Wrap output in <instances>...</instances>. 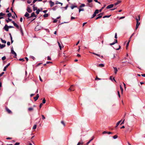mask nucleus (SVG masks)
I'll return each mask as SVG.
<instances>
[{"label":"nucleus","mask_w":145,"mask_h":145,"mask_svg":"<svg viewBox=\"0 0 145 145\" xmlns=\"http://www.w3.org/2000/svg\"><path fill=\"white\" fill-rule=\"evenodd\" d=\"M114 5H113V4H111V5H109L108 6L106 7V8H108V9L110 8H111L113 7L114 6Z\"/></svg>","instance_id":"obj_6"},{"label":"nucleus","mask_w":145,"mask_h":145,"mask_svg":"<svg viewBox=\"0 0 145 145\" xmlns=\"http://www.w3.org/2000/svg\"><path fill=\"white\" fill-rule=\"evenodd\" d=\"M85 5L84 4H82L80 6V7L81 8L82 7H84Z\"/></svg>","instance_id":"obj_38"},{"label":"nucleus","mask_w":145,"mask_h":145,"mask_svg":"<svg viewBox=\"0 0 145 145\" xmlns=\"http://www.w3.org/2000/svg\"><path fill=\"white\" fill-rule=\"evenodd\" d=\"M121 120H120L116 124V127H117L120 124V123L121 122Z\"/></svg>","instance_id":"obj_20"},{"label":"nucleus","mask_w":145,"mask_h":145,"mask_svg":"<svg viewBox=\"0 0 145 145\" xmlns=\"http://www.w3.org/2000/svg\"><path fill=\"white\" fill-rule=\"evenodd\" d=\"M117 42H118V41H117V39H115L114 40V41L113 42H112V43H110V45H111V46L112 45H114L115 43H117Z\"/></svg>","instance_id":"obj_4"},{"label":"nucleus","mask_w":145,"mask_h":145,"mask_svg":"<svg viewBox=\"0 0 145 145\" xmlns=\"http://www.w3.org/2000/svg\"><path fill=\"white\" fill-rule=\"evenodd\" d=\"M61 123L62 124H63V125H64V126H65V123L64 122V121H61Z\"/></svg>","instance_id":"obj_48"},{"label":"nucleus","mask_w":145,"mask_h":145,"mask_svg":"<svg viewBox=\"0 0 145 145\" xmlns=\"http://www.w3.org/2000/svg\"><path fill=\"white\" fill-rule=\"evenodd\" d=\"M57 42L58 43L60 49V50H61L62 47L61 46V44H60V43L58 41H57Z\"/></svg>","instance_id":"obj_17"},{"label":"nucleus","mask_w":145,"mask_h":145,"mask_svg":"<svg viewBox=\"0 0 145 145\" xmlns=\"http://www.w3.org/2000/svg\"><path fill=\"white\" fill-rule=\"evenodd\" d=\"M118 137V136L116 135H115L113 137V138L114 139H116Z\"/></svg>","instance_id":"obj_37"},{"label":"nucleus","mask_w":145,"mask_h":145,"mask_svg":"<svg viewBox=\"0 0 145 145\" xmlns=\"http://www.w3.org/2000/svg\"><path fill=\"white\" fill-rule=\"evenodd\" d=\"M104 66V65L103 64H100L99 65L98 67H103Z\"/></svg>","instance_id":"obj_23"},{"label":"nucleus","mask_w":145,"mask_h":145,"mask_svg":"<svg viewBox=\"0 0 145 145\" xmlns=\"http://www.w3.org/2000/svg\"><path fill=\"white\" fill-rule=\"evenodd\" d=\"M94 12L96 14H98L99 13V10H97V9Z\"/></svg>","instance_id":"obj_32"},{"label":"nucleus","mask_w":145,"mask_h":145,"mask_svg":"<svg viewBox=\"0 0 145 145\" xmlns=\"http://www.w3.org/2000/svg\"><path fill=\"white\" fill-rule=\"evenodd\" d=\"M87 6L90 7H92L93 6V5L92 3H88L86 4Z\"/></svg>","instance_id":"obj_9"},{"label":"nucleus","mask_w":145,"mask_h":145,"mask_svg":"<svg viewBox=\"0 0 145 145\" xmlns=\"http://www.w3.org/2000/svg\"><path fill=\"white\" fill-rule=\"evenodd\" d=\"M40 11V9H39L37 10L36 13H37V14H38L39 13Z\"/></svg>","instance_id":"obj_34"},{"label":"nucleus","mask_w":145,"mask_h":145,"mask_svg":"<svg viewBox=\"0 0 145 145\" xmlns=\"http://www.w3.org/2000/svg\"><path fill=\"white\" fill-rule=\"evenodd\" d=\"M88 3H90L92 1V0H87Z\"/></svg>","instance_id":"obj_55"},{"label":"nucleus","mask_w":145,"mask_h":145,"mask_svg":"<svg viewBox=\"0 0 145 145\" xmlns=\"http://www.w3.org/2000/svg\"><path fill=\"white\" fill-rule=\"evenodd\" d=\"M20 144L19 142H16V143L14 145H19Z\"/></svg>","instance_id":"obj_61"},{"label":"nucleus","mask_w":145,"mask_h":145,"mask_svg":"<svg viewBox=\"0 0 145 145\" xmlns=\"http://www.w3.org/2000/svg\"><path fill=\"white\" fill-rule=\"evenodd\" d=\"M43 105V104L42 103H41L40 105V106H39V107H40V108H41V107Z\"/></svg>","instance_id":"obj_53"},{"label":"nucleus","mask_w":145,"mask_h":145,"mask_svg":"<svg viewBox=\"0 0 145 145\" xmlns=\"http://www.w3.org/2000/svg\"><path fill=\"white\" fill-rule=\"evenodd\" d=\"M49 2L50 4V7H52L54 5V3L52 2L51 1H50Z\"/></svg>","instance_id":"obj_11"},{"label":"nucleus","mask_w":145,"mask_h":145,"mask_svg":"<svg viewBox=\"0 0 145 145\" xmlns=\"http://www.w3.org/2000/svg\"><path fill=\"white\" fill-rule=\"evenodd\" d=\"M140 22H137L136 25L139 26V25H140Z\"/></svg>","instance_id":"obj_63"},{"label":"nucleus","mask_w":145,"mask_h":145,"mask_svg":"<svg viewBox=\"0 0 145 145\" xmlns=\"http://www.w3.org/2000/svg\"><path fill=\"white\" fill-rule=\"evenodd\" d=\"M131 37H130V38H129V40H128V41L127 42V43L126 45V49H127V47L129 45V42H130V41L131 38Z\"/></svg>","instance_id":"obj_10"},{"label":"nucleus","mask_w":145,"mask_h":145,"mask_svg":"<svg viewBox=\"0 0 145 145\" xmlns=\"http://www.w3.org/2000/svg\"><path fill=\"white\" fill-rule=\"evenodd\" d=\"M19 60L20 61H24V58H20L19 59Z\"/></svg>","instance_id":"obj_49"},{"label":"nucleus","mask_w":145,"mask_h":145,"mask_svg":"<svg viewBox=\"0 0 145 145\" xmlns=\"http://www.w3.org/2000/svg\"><path fill=\"white\" fill-rule=\"evenodd\" d=\"M20 31H21V34H22V36H23L24 35H23V33L22 30V28L21 27L20 28Z\"/></svg>","instance_id":"obj_45"},{"label":"nucleus","mask_w":145,"mask_h":145,"mask_svg":"<svg viewBox=\"0 0 145 145\" xmlns=\"http://www.w3.org/2000/svg\"><path fill=\"white\" fill-rule=\"evenodd\" d=\"M5 44H0V48L1 49H2L3 48L5 47Z\"/></svg>","instance_id":"obj_16"},{"label":"nucleus","mask_w":145,"mask_h":145,"mask_svg":"<svg viewBox=\"0 0 145 145\" xmlns=\"http://www.w3.org/2000/svg\"><path fill=\"white\" fill-rule=\"evenodd\" d=\"M121 1H118L117 2H116L114 4V5L116 6V5H117L118 4L120 3H121Z\"/></svg>","instance_id":"obj_21"},{"label":"nucleus","mask_w":145,"mask_h":145,"mask_svg":"<svg viewBox=\"0 0 145 145\" xmlns=\"http://www.w3.org/2000/svg\"><path fill=\"white\" fill-rule=\"evenodd\" d=\"M47 59L48 60H51V57L50 56H48L47 57Z\"/></svg>","instance_id":"obj_44"},{"label":"nucleus","mask_w":145,"mask_h":145,"mask_svg":"<svg viewBox=\"0 0 145 145\" xmlns=\"http://www.w3.org/2000/svg\"><path fill=\"white\" fill-rule=\"evenodd\" d=\"M35 5H34L33 6V10L34 11H35V10H36L37 9V7H35Z\"/></svg>","instance_id":"obj_25"},{"label":"nucleus","mask_w":145,"mask_h":145,"mask_svg":"<svg viewBox=\"0 0 145 145\" xmlns=\"http://www.w3.org/2000/svg\"><path fill=\"white\" fill-rule=\"evenodd\" d=\"M46 100L45 99V98H44L43 100H42V104H44L45 102H46Z\"/></svg>","instance_id":"obj_41"},{"label":"nucleus","mask_w":145,"mask_h":145,"mask_svg":"<svg viewBox=\"0 0 145 145\" xmlns=\"http://www.w3.org/2000/svg\"><path fill=\"white\" fill-rule=\"evenodd\" d=\"M39 94H37V96L36 97H34V99L35 100V101H36L38 99V98H39Z\"/></svg>","instance_id":"obj_8"},{"label":"nucleus","mask_w":145,"mask_h":145,"mask_svg":"<svg viewBox=\"0 0 145 145\" xmlns=\"http://www.w3.org/2000/svg\"><path fill=\"white\" fill-rule=\"evenodd\" d=\"M42 119H45V117H44V116L43 115H42Z\"/></svg>","instance_id":"obj_59"},{"label":"nucleus","mask_w":145,"mask_h":145,"mask_svg":"<svg viewBox=\"0 0 145 145\" xmlns=\"http://www.w3.org/2000/svg\"><path fill=\"white\" fill-rule=\"evenodd\" d=\"M107 131H104L103 132V134H107Z\"/></svg>","instance_id":"obj_54"},{"label":"nucleus","mask_w":145,"mask_h":145,"mask_svg":"<svg viewBox=\"0 0 145 145\" xmlns=\"http://www.w3.org/2000/svg\"><path fill=\"white\" fill-rule=\"evenodd\" d=\"M138 18H136V22H138V21L140 20V16H138Z\"/></svg>","instance_id":"obj_24"},{"label":"nucleus","mask_w":145,"mask_h":145,"mask_svg":"<svg viewBox=\"0 0 145 145\" xmlns=\"http://www.w3.org/2000/svg\"><path fill=\"white\" fill-rule=\"evenodd\" d=\"M75 89L73 85H72L70 86V88L69 89L68 91H74Z\"/></svg>","instance_id":"obj_2"},{"label":"nucleus","mask_w":145,"mask_h":145,"mask_svg":"<svg viewBox=\"0 0 145 145\" xmlns=\"http://www.w3.org/2000/svg\"><path fill=\"white\" fill-rule=\"evenodd\" d=\"M36 127H37V125H35L33 126V129H36Z\"/></svg>","instance_id":"obj_39"},{"label":"nucleus","mask_w":145,"mask_h":145,"mask_svg":"<svg viewBox=\"0 0 145 145\" xmlns=\"http://www.w3.org/2000/svg\"><path fill=\"white\" fill-rule=\"evenodd\" d=\"M10 10L12 11V12L14 13V14H15V16H16V18H17V16L16 14L15 13V12L13 11V9H12V7L11 8Z\"/></svg>","instance_id":"obj_27"},{"label":"nucleus","mask_w":145,"mask_h":145,"mask_svg":"<svg viewBox=\"0 0 145 145\" xmlns=\"http://www.w3.org/2000/svg\"><path fill=\"white\" fill-rule=\"evenodd\" d=\"M27 11H28V12L29 13H31L32 12V10L31 9V8L30 7H29V6L27 8Z\"/></svg>","instance_id":"obj_5"},{"label":"nucleus","mask_w":145,"mask_h":145,"mask_svg":"<svg viewBox=\"0 0 145 145\" xmlns=\"http://www.w3.org/2000/svg\"><path fill=\"white\" fill-rule=\"evenodd\" d=\"M36 17V16L35 15V13L34 12H33L31 14V16L30 17Z\"/></svg>","instance_id":"obj_19"},{"label":"nucleus","mask_w":145,"mask_h":145,"mask_svg":"<svg viewBox=\"0 0 145 145\" xmlns=\"http://www.w3.org/2000/svg\"><path fill=\"white\" fill-rule=\"evenodd\" d=\"M10 65V63H9L4 67L3 71H5L6 70L7 68Z\"/></svg>","instance_id":"obj_7"},{"label":"nucleus","mask_w":145,"mask_h":145,"mask_svg":"<svg viewBox=\"0 0 145 145\" xmlns=\"http://www.w3.org/2000/svg\"><path fill=\"white\" fill-rule=\"evenodd\" d=\"M8 28H14V27L12 26H8Z\"/></svg>","instance_id":"obj_62"},{"label":"nucleus","mask_w":145,"mask_h":145,"mask_svg":"<svg viewBox=\"0 0 145 145\" xmlns=\"http://www.w3.org/2000/svg\"><path fill=\"white\" fill-rule=\"evenodd\" d=\"M6 109L7 112L9 114H10L12 113L11 111L9 110L8 108H6Z\"/></svg>","instance_id":"obj_12"},{"label":"nucleus","mask_w":145,"mask_h":145,"mask_svg":"<svg viewBox=\"0 0 145 145\" xmlns=\"http://www.w3.org/2000/svg\"><path fill=\"white\" fill-rule=\"evenodd\" d=\"M4 72H2L1 74H0V77L2 76L4 74Z\"/></svg>","instance_id":"obj_50"},{"label":"nucleus","mask_w":145,"mask_h":145,"mask_svg":"<svg viewBox=\"0 0 145 145\" xmlns=\"http://www.w3.org/2000/svg\"><path fill=\"white\" fill-rule=\"evenodd\" d=\"M56 4H61V6H62V5H63V3H61L60 2H58V1H57L56 2Z\"/></svg>","instance_id":"obj_47"},{"label":"nucleus","mask_w":145,"mask_h":145,"mask_svg":"<svg viewBox=\"0 0 145 145\" xmlns=\"http://www.w3.org/2000/svg\"><path fill=\"white\" fill-rule=\"evenodd\" d=\"M57 20L56 19H55L54 20L53 22L54 23H56L57 22Z\"/></svg>","instance_id":"obj_57"},{"label":"nucleus","mask_w":145,"mask_h":145,"mask_svg":"<svg viewBox=\"0 0 145 145\" xmlns=\"http://www.w3.org/2000/svg\"><path fill=\"white\" fill-rule=\"evenodd\" d=\"M11 53L14 55V57H16L17 56V54L14 51L13 47H12L11 48Z\"/></svg>","instance_id":"obj_1"},{"label":"nucleus","mask_w":145,"mask_h":145,"mask_svg":"<svg viewBox=\"0 0 145 145\" xmlns=\"http://www.w3.org/2000/svg\"><path fill=\"white\" fill-rule=\"evenodd\" d=\"M4 14L2 12H1L0 13V16H3L4 15Z\"/></svg>","instance_id":"obj_51"},{"label":"nucleus","mask_w":145,"mask_h":145,"mask_svg":"<svg viewBox=\"0 0 145 145\" xmlns=\"http://www.w3.org/2000/svg\"><path fill=\"white\" fill-rule=\"evenodd\" d=\"M119 48H114V49H115L116 50H119L120 49V48H121V46H120V45H119Z\"/></svg>","instance_id":"obj_43"},{"label":"nucleus","mask_w":145,"mask_h":145,"mask_svg":"<svg viewBox=\"0 0 145 145\" xmlns=\"http://www.w3.org/2000/svg\"><path fill=\"white\" fill-rule=\"evenodd\" d=\"M48 14H45L44 15H43V16L44 17H48Z\"/></svg>","instance_id":"obj_35"},{"label":"nucleus","mask_w":145,"mask_h":145,"mask_svg":"<svg viewBox=\"0 0 145 145\" xmlns=\"http://www.w3.org/2000/svg\"><path fill=\"white\" fill-rule=\"evenodd\" d=\"M29 14L27 12H26L25 15H24V16L26 17H27V18H29L30 17H29Z\"/></svg>","instance_id":"obj_13"},{"label":"nucleus","mask_w":145,"mask_h":145,"mask_svg":"<svg viewBox=\"0 0 145 145\" xmlns=\"http://www.w3.org/2000/svg\"><path fill=\"white\" fill-rule=\"evenodd\" d=\"M14 25L18 29L19 28V26L16 23H15V24H14Z\"/></svg>","instance_id":"obj_33"},{"label":"nucleus","mask_w":145,"mask_h":145,"mask_svg":"<svg viewBox=\"0 0 145 145\" xmlns=\"http://www.w3.org/2000/svg\"><path fill=\"white\" fill-rule=\"evenodd\" d=\"M12 20L8 18V20H6V21L7 23H8L9 22L11 21Z\"/></svg>","instance_id":"obj_28"},{"label":"nucleus","mask_w":145,"mask_h":145,"mask_svg":"<svg viewBox=\"0 0 145 145\" xmlns=\"http://www.w3.org/2000/svg\"><path fill=\"white\" fill-rule=\"evenodd\" d=\"M93 138H92L89 141H88V142H87L86 143V145H88L89 143L92 140H93Z\"/></svg>","instance_id":"obj_22"},{"label":"nucleus","mask_w":145,"mask_h":145,"mask_svg":"<svg viewBox=\"0 0 145 145\" xmlns=\"http://www.w3.org/2000/svg\"><path fill=\"white\" fill-rule=\"evenodd\" d=\"M33 110V108L32 107H30L28 108V110L29 111H31Z\"/></svg>","instance_id":"obj_26"},{"label":"nucleus","mask_w":145,"mask_h":145,"mask_svg":"<svg viewBox=\"0 0 145 145\" xmlns=\"http://www.w3.org/2000/svg\"><path fill=\"white\" fill-rule=\"evenodd\" d=\"M30 58L33 59V60H34V59H35V57L34 56H30Z\"/></svg>","instance_id":"obj_46"},{"label":"nucleus","mask_w":145,"mask_h":145,"mask_svg":"<svg viewBox=\"0 0 145 145\" xmlns=\"http://www.w3.org/2000/svg\"><path fill=\"white\" fill-rule=\"evenodd\" d=\"M141 75L143 77H145V74H141Z\"/></svg>","instance_id":"obj_64"},{"label":"nucleus","mask_w":145,"mask_h":145,"mask_svg":"<svg viewBox=\"0 0 145 145\" xmlns=\"http://www.w3.org/2000/svg\"><path fill=\"white\" fill-rule=\"evenodd\" d=\"M103 15V13H101L99 14L98 15V16L96 18L95 20H97L101 18L102 16Z\"/></svg>","instance_id":"obj_3"},{"label":"nucleus","mask_w":145,"mask_h":145,"mask_svg":"<svg viewBox=\"0 0 145 145\" xmlns=\"http://www.w3.org/2000/svg\"><path fill=\"white\" fill-rule=\"evenodd\" d=\"M84 9L83 8H79V12H80L81 11H84Z\"/></svg>","instance_id":"obj_40"},{"label":"nucleus","mask_w":145,"mask_h":145,"mask_svg":"<svg viewBox=\"0 0 145 145\" xmlns=\"http://www.w3.org/2000/svg\"><path fill=\"white\" fill-rule=\"evenodd\" d=\"M4 29L7 31H8V26L7 25H5V26L4 27Z\"/></svg>","instance_id":"obj_14"},{"label":"nucleus","mask_w":145,"mask_h":145,"mask_svg":"<svg viewBox=\"0 0 145 145\" xmlns=\"http://www.w3.org/2000/svg\"><path fill=\"white\" fill-rule=\"evenodd\" d=\"M10 39L11 40V43H12L13 41L12 39V37H10Z\"/></svg>","instance_id":"obj_60"},{"label":"nucleus","mask_w":145,"mask_h":145,"mask_svg":"<svg viewBox=\"0 0 145 145\" xmlns=\"http://www.w3.org/2000/svg\"><path fill=\"white\" fill-rule=\"evenodd\" d=\"M1 39L2 43L5 44L6 43V41L5 40H3L2 38H1Z\"/></svg>","instance_id":"obj_29"},{"label":"nucleus","mask_w":145,"mask_h":145,"mask_svg":"<svg viewBox=\"0 0 145 145\" xmlns=\"http://www.w3.org/2000/svg\"><path fill=\"white\" fill-rule=\"evenodd\" d=\"M120 89L121 90V91L122 93V91H123V89L122 88V87H121V85H120Z\"/></svg>","instance_id":"obj_52"},{"label":"nucleus","mask_w":145,"mask_h":145,"mask_svg":"<svg viewBox=\"0 0 145 145\" xmlns=\"http://www.w3.org/2000/svg\"><path fill=\"white\" fill-rule=\"evenodd\" d=\"M6 59V57L5 56H4L3 57H2V59L3 60H5Z\"/></svg>","instance_id":"obj_42"},{"label":"nucleus","mask_w":145,"mask_h":145,"mask_svg":"<svg viewBox=\"0 0 145 145\" xmlns=\"http://www.w3.org/2000/svg\"><path fill=\"white\" fill-rule=\"evenodd\" d=\"M118 96L119 97H120V93H119V91H118Z\"/></svg>","instance_id":"obj_58"},{"label":"nucleus","mask_w":145,"mask_h":145,"mask_svg":"<svg viewBox=\"0 0 145 145\" xmlns=\"http://www.w3.org/2000/svg\"><path fill=\"white\" fill-rule=\"evenodd\" d=\"M77 7V6L72 5L71 6V8L72 9H73L74 8H76Z\"/></svg>","instance_id":"obj_31"},{"label":"nucleus","mask_w":145,"mask_h":145,"mask_svg":"<svg viewBox=\"0 0 145 145\" xmlns=\"http://www.w3.org/2000/svg\"><path fill=\"white\" fill-rule=\"evenodd\" d=\"M39 25L37 26L35 28V31H37L39 30L40 29L39 28Z\"/></svg>","instance_id":"obj_15"},{"label":"nucleus","mask_w":145,"mask_h":145,"mask_svg":"<svg viewBox=\"0 0 145 145\" xmlns=\"http://www.w3.org/2000/svg\"><path fill=\"white\" fill-rule=\"evenodd\" d=\"M111 16V15H106V16H104L103 17V18H109V17H110Z\"/></svg>","instance_id":"obj_30"},{"label":"nucleus","mask_w":145,"mask_h":145,"mask_svg":"<svg viewBox=\"0 0 145 145\" xmlns=\"http://www.w3.org/2000/svg\"><path fill=\"white\" fill-rule=\"evenodd\" d=\"M7 44L8 46H9L10 44V42H8Z\"/></svg>","instance_id":"obj_56"},{"label":"nucleus","mask_w":145,"mask_h":145,"mask_svg":"<svg viewBox=\"0 0 145 145\" xmlns=\"http://www.w3.org/2000/svg\"><path fill=\"white\" fill-rule=\"evenodd\" d=\"M114 71V72L115 74H116L117 73V72L118 71V70L116 67H113Z\"/></svg>","instance_id":"obj_18"},{"label":"nucleus","mask_w":145,"mask_h":145,"mask_svg":"<svg viewBox=\"0 0 145 145\" xmlns=\"http://www.w3.org/2000/svg\"><path fill=\"white\" fill-rule=\"evenodd\" d=\"M12 15L11 13H9L7 14V16L8 17H10Z\"/></svg>","instance_id":"obj_36"}]
</instances>
